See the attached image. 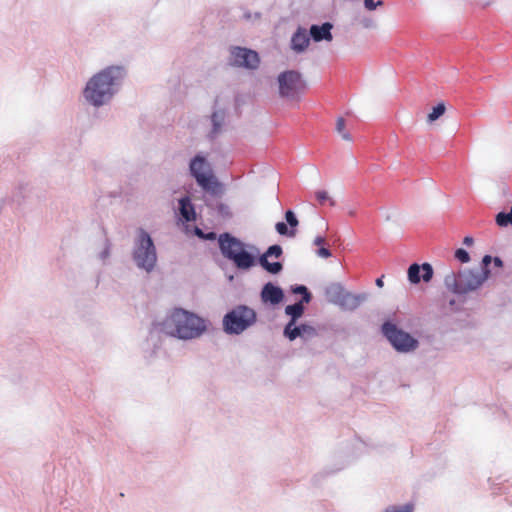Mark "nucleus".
Masks as SVG:
<instances>
[{
	"label": "nucleus",
	"instance_id": "obj_31",
	"mask_svg": "<svg viewBox=\"0 0 512 512\" xmlns=\"http://www.w3.org/2000/svg\"><path fill=\"white\" fill-rule=\"evenodd\" d=\"M317 255L319 257H322V258H329L331 256V252L329 249L325 248V247H320L318 250H317Z\"/></svg>",
	"mask_w": 512,
	"mask_h": 512
},
{
	"label": "nucleus",
	"instance_id": "obj_7",
	"mask_svg": "<svg viewBox=\"0 0 512 512\" xmlns=\"http://www.w3.org/2000/svg\"><path fill=\"white\" fill-rule=\"evenodd\" d=\"M205 169L206 162L204 158L197 156L191 161L190 171L198 185L211 195H221L223 193L221 183L211 173H206Z\"/></svg>",
	"mask_w": 512,
	"mask_h": 512
},
{
	"label": "nucleus",
	"instance_id": "obj_14",
	"mask_svg": "<svg viewBox=\"0 0 512 512\" xmlns=\"http://www.w3.org/2000/svg\"><path fill=\"white\" fill-rule=\"evenodd\" d=\"M283 298L284 293L282 289L278 286L273 285L272 283H267L262 288L261 299L264 303L277 305L280 302H282Z\"/></svg>",
	"mask_w": 512,
	"mask_h": 512
},
{
	"label": "nucleus",
	"instance_id": "obj_16",
	"mask_svg": "<svg viewBox=\"0 0 512 512\" xmlns=\"http://www.w3.org/2000/svg\"><path fill=\"white\" fill-rule=\"evenodd\" d=\"M332 28L333 26L329 22L323 23L321 26L312 25L310 28V36L315 42H320L323 40L332 41Z\"/></svg>",
	"mask_w": 512,
	"mask_h": 512
},
{
	"label": "nucleus",
	"instance_id": "obj_12",
	"mask_svg": "<svg viewBox=\"0 0 512 512\" xmlns=\"http://www.w3.org/2000/svg\"><path fill=\"white\" fill-rule=\"evenodd\" d=\"M432 277L433 268L428 263H424L422 265L414 263L408 268V279L413 284H417L421 280L424 282H429Z\"/></svg>",
	"mask_w": 512,
	"mask_h": 512
},
{
	"label": "nucleus",
	"instance_id": "obj_28",
	"mask_svg": "<svg viewBox=\"0 0 512 512\" xmlns=\"http://www.w3.org/2000/svg\"><path fill=\"white\" fill-rule=\"evenodd\" d=\"M455 258L462 263H467L470 260L468 252L462 248H459L455 251Z\"/></svg>",
	"mask_w": 512,
	"mask_h": 512
},
{
	"label": "nucleus",
	"instance_id": "obj_29",
	"mask_svg": "<svg viewBox=\"0 0 512 512\" xmlns=\"http://www.w3.org/2000/svg\"><path fill=\"white\" fill-rule=\"evenodd\" d=\"M285 219H286L287 223L291 226L292 229L298 225V220H297L295 214L293 213V211H291V210L286 211Z\"/></svg>",
	"mask_w": 512,
	"mask_h": 512
},
{
	"label": "nucleus",
	"instance_id": "obj_6",
	"mask_svg": "<svg viewBox=\"0 0 512 512\" xmlns=\"http://www.w3.org/2000/svg\"><path fill=\"white\" fill-rule=\"evenodd\" d=\"M134 259L137 265L146 271H151L157 260L155 246L149 234L143 229L139 230Z\"/></svg>",
	"mask_w": 512,
	"mask_h": 512
},
{
	"label": "nucleus",
	"instance_id": "obj_30",
	"mask_svg": "<svg viewBox=\"0 0 512 512\" xmlns=\"http://www.w3.org/2000/svg\"><path fill=\"white\" fill-rule=\"evenodd\" d=\"M382 5H383V1H381V0H379L377 2H375L374 0H364V7L369 11H372Z\"/></svg>",
	"mask_w": 512,
	"mask_h": 512
},
{
	"label": "nucleus",
	"instance_id": "obj_4",
	"mask_svg": "<svg viewBox=\"0 0 512 512\" xmlns=\"http://www.w3.org/2000/svg\"><path fill=\"white\" fill-rule=\"evenodd\" d=\"M489 271L451 272L445 276V285L454 293L465 294L479 288L488 278Z\"/></svg>",
	"mask_w": 512,
	"mask_h": 512
},
{
	"label": "nucleus",
	"instance_id": "obj_18",
	"mask_svg": "<svg viewBox=\"0 0 512 512\" xmlns=\"http://www.w3.org/2000/svg\"><path fill=\"white\" fill-rule=\"evenodd\" d=\"M179 210L185 221L191 222L196 219V213L189 197H183L179 200Z\"/></svg>",
	"mask_w": 512,
	"mask_h": 512
},
{
	"label": "nucleus",
	"instance_id": "obj_2",
	"mask_svg": "<svg viewBox=\"0 0 512 512\" xmlns=\"http://www.w3.org/2000/svg\"><path fill=\"white\" fill-rule=\"evenodd\" d=\"M165 325L171 329L172 335L180 339L199 337L206 329L202 318L183 309H175L166 319Z\"/></svg>",
	"mask_w": 512,
	"mask_h": 512
},
{
	"label": "nucleus",
	"instance_id": "obj_17",
	"mask_svg": "<svg viewBox=\"0 0 512 512\" xmlns=\"http://www.w3.org/2000/svg\"><path fill=\"white\" fill-rule=\"evenodd\" d=\"M310 43V38L305 29L299 28L291 39L292 49L296 52L304 51Z\"/></svg>",
	"mask_w": 512,
	"mask_h": 512
},
{
	"label": "nucleus",
	"instance_id": "obj_11",
	"mask_svg": "<svg viewBox=\"0 0 512 512\" xmlns=\"http://www.w3.org/2000/svg\"><path fill=\"white\" fill-rule=\"evenodd\" d=\"M282 255V248L279 245L270 246L259 258V264L270 274H278L282 271L283 265L280 262H269V257L279 258Z\"/></svg>",
	"mask_w": 512,
	"mask_h": 512
},
{
	"label": "nucleus",
	"instance_id": "obj_8",
	"mask_svg": "<svg viewBox=\"0 0 512 512\" xmlns=\"http://www.w3.org/2000/svg\"><path fill=\"white\" fill-rule=\"evenodd\" d=\"M279 94L281 97L298 100L306 90V83L299 72L289 70L278 76Z\"/></svg>",
	"mask_w": 512,
	"mask_h": 512
},
{
	"label": "nucleus",
	"instance_id": "obj_3",
	"mask_svg": "<svg viewBox=\"0 0 512 512\" xmlns=\"http://www.w3.org/2000/svg\"><path fill=\"white\" fill-rule=\"evenodd\" d=\"M222 255L232 260L239 269H249L255 263L254 256L245 250V245L229 233H223L218 239Z\"/></svg>",
	"mask_w": 512,
	"mask_h": 512
},
{
	"label": "nucleus",
	"instance_id": "obj_34",
	"mask_svg": "<svg viewBox=\"0 0 512 512\" xmlns=\"http://www.w3.org/2000/svg\"><path fill=\"white\" fill-rule=\"evenodd\" d=\"M463 243L467 246H470L473 244V238L470 236H466L463 240Z\"/></svg>",
	"mask_w": 512,
	"mask_h": 512
},
{
	"label": "nucleus",
	"instance_id": "obj_24",
	"mask_svg": "<svg viewBox=\"0 0 512 512\" xmlns=\"http://www.w3.org/2000/svg\"><path fill=\"white\" fill-rule=\"evenodd\" d=\"M292 292L295 294H302L303 297L301 301L304 303H309L311 300V294L309 293L308 289L303 285L294 287L292 289Z\"/></svg>",
	"mask_w": 512,
	"mask_h": 512
},
{
	"label": "nucleus",
	"instance_id": "obj_26",
	"mask_svg": "<svg viewBox=\"0 0 512 512\" xmlns=\"http://www.w3.org/2000/svg\"><path fill=\"white\" fill-rule=\"evenodd\" d=\"M414 506L412 504H405L403 506H391L386 512H413Z\"/></svg>",
	"mask_w": 512,
	"mask_h": 512
},
{
	"label": "nucleus",
	"instance_id": "obj_32",
	"mask_svg": "<svg viewBox=\"0 0 512 512\" xmlns=\"http://www.w3.org/2000/svg\"><path fill=\"white\" fill-rule=\"evenodd\" d=\"M491 261H492V257L490 255H485L482 259V263H483L484 267L480 271H485V270L489 271L487 269V266L491 263Z\"/></svg>",
	"mask_w": 512,
	"mask_h": 512
},
{
	"label": "nucleus",
	"instance_id": "obj_20",
	"mask_svg": "<svg viewBox=\"0 0 512 512\" xmlns=\"http://www.w3.org/2000/svg\"><path fill=\"white\" fill-rule=\"evenodd\" d=\"M336 131L345 141H352L350 133L346 130V122L343 117H339L336 120Z\"/></svg>",
	"mask_w": 512,
	"mask_h": 512
},
{
	"label": "nucleus",
	"instance_id": "obj_1",
	"mask_svg": "<svg viewBox=\"0 0 512 512\" xmlns=\"http://www.w3.org/2000/svg\"><path fill=\"white\" fill-rule=\"evenodd\" d=\"M122 76L119 67H108L94 75L84 89V97L94 106L106 103L114 94V86Z\"/></svg>",
	"mask_w": 512,
	"mask_h": 512
},
{
	"label": "nucleus",
	"instance_id": "obj_37",
	"mask_svg": "<svg viewBox=\"0 0 512 512\" xmlns=\"http://www.w3.org/2000/svg\"><path fill=\"white\" fill-rule=\"evenodd\" d=\"M207 239H214L215 238V233L211 232L209 233L207 236H206Z\"/></svg>",
	"mask_w": 512,
	"mask_h": 512
},
{
	"label": "nucleus",
	"instance_id": "obj_36",
	"mask_svg": "<svg viewBox=\"0 0 512 512\" xmlns=\"http://www.w3.org/2000/svg\"><path fill=\"white\" fill-rule=\"evenodd\" d=\"M376 285H377L378 287H380V288H382V287H383V285H384V281H383L382 277H380V278L376 279Z\"/></svg>",
	"mask_w": 512,
	"mask_h": 512
},
{
	"label": "nucleus",
	"instance_id": "obj_21",
	"mask_svg": "<svg viewBox=\"0 0 512 512\" xmlns=\"http://www.w3.org/2000/svg\"><path fill=\"white\" fill-rule=\"evenodd\" d=\"M496 224L500 227H507L508 225L512 226V206L509 213L500 212L496 215L495 218Z\"/></svg>",
	"mask_w": 512,
	"mask_h": 512
},
{
	"label": "nucleus",
	"instance_id": "obj_27",
	"mask_svg": "<svg viewBox=\"0 0 512 512\" xmlns=\"http://www.w3.org/2000/svg\"><path fill=\"white\" fill-rule=\"evenodd\" d=\"M212 122H213V125H214V131H218V129L221 127V123L223 121V118H224V114L221 112H214L212 114Z\"/></svg>",
	"mask_w": 512,
	"mask_h": 512
},
{
	"label": "nucleus",
	"instance_id": "obj_35",
	"mask_svg": "<svg viewBox=\"0 0 512 512\" xmlns=\"http://www.w3.org/2000/svg\"><path fill=\"white\" fill-rule=\"evenodd\" d=\"M493 261H494V264H495L496 266H498V267H501V266H502V260H501L500 258L495 257V258L493 259Z\"/></svg>",
	"mask_w": 512,
	"mask_h": 512
},
{
	"label": "nucleus",
	"instance_id": "obj_23",
	"mask_svg": "<svg viewBox=\"0 0 512 512\" xmlns=\"http://www.w3.org/2000/svg\"><path fill=\"white\" fill-rule=\"evenodd\" d=\"M315 197L319 204L323 205L325 202H329L330 206L335 205V201L329 196L328 192L325 190H319L315 192Z\"/></svg>",
	"mask_w": 512,
	"mask_h": 512
},
{
	"label": "nucleus",
	"instance_id": "obj_9",
	"mask_svg": "<svg viewBox=\"0 0 512 512\" xmlns=\"http://www.w3.org/2000/svg\"><path fill=\"white\" fill-rule=\"evenodd\" d=\"M382 331L397 351L409 352L416 349L418 346V341L415 338L409 333L398 329L396 325L390 322L383 324Z\"/></svg>",
	"mask_w": 512,
	"mask_h": 512
},
{
	"label": "nucleus",
	"instance_id": "obj_10",
	"mask_svg": "<svg viewBox=\"0 0 512 512\" xmlns=\"http://www.w3.org/2000/svg\"><path fill=\"white\" fill-rule=\"evenodd\" d=\"M232 62L234 65L239 67H245L249 69H255L259 65L258 54L250 49L235 47L232 52Z\"/></svg>",
	"mask_w": 512,
	"mask_h": 512
},
{
	"label": "nucleus",
	"instance_id": "obj_33",
	"mask_svg": "<svg viewBox=\"0 0 512 512\" xmlns=\"http://www.w3.org/2000/svg\"><path fill=\"white\" fill-rule=\"evenodd\" d=\"M314 244H315L316 246H320V247H322V245H324V244H325V238H324V237H321V236L316 237V238H315V240H314Z\"/></svg>",
	"mask_w": 512,
	"mask_h": 512
},
{
	"label": "nucleus",
	"instance_id": "obj_25",
	"mask_svg": "<svg viewBox=\"0 0 512 512\" xmlns=\"http://www.w3.org/2000/svg\"><path fill=\"white\" fill-rule=\"evenodd\" d=\"M275 228H276V231L280 234V235H288L290 237H294L295 236V230L294 229H291L290 231L288 230L287 228V225L284 223V222H278L276 225H275Z\"/></svg>",
	"mask_w": 512,
	"mask_h": 512
},
{
	"label": "nucleus",
	"instance_id": "obj_13",
	"mask_svg": "<svg viewBox=\"0 0 512 512\" xmlns=\"http://www.w3.org/2000/svg\"><path fill=\"white\" fill-rule=\"evenodd\" d=\"M284 335L291 341L295 340L297 337L309 339L315 337L317 335V331L314 327L307 324L295 326L293 323H288L285 326Z\"/></svg>",
	"mask_w": 512,
	"mask_h": 512
},
{
	"label": "nucleus",
	"instance_id": "obj_5",
	"mask_svg": "<svg viewBox=\"0 0 512 512\" xmlns=\"http://www.w3.org/2000/svg\"><path fill=\"white\" fill-rule=\"evenodd\" d=\"M256 322V313L247 306H237L223 318V328L228 334H240Z\"/></svg>",
	"mask_w": 512,
	"mask_h": 512
},
{
	"label": "nucleus",
	"instance_id": "obj_19",
	"mask_svg": "<svg viewBox=\"0 0 512 512\" xmlns=\"http://www.w3.org/2000/svg\"><path fill=\"white\" fill-rule=\"evenodd\" d=\"M302 301L295 303L293 305H288L285 308V313L289 316H291V320L289 323H293L295 325L296 320L300 318L304 313V306Z\"/></svg>",
	"mask_w": 512,
	"mask_h": 512
},
{
	"label": "nucleus",
	"instance_id": "obj_15",
	"mask_svg": "<svg viewBox=\"0 0 512 512\" xmlns=\"http://www.w3.org/2000/svg\"><path fill=\"white\" fill-rule=\"evenodd\" d=\"M338 290L339 292L335 302L345 309H356L364 299L363 296L354 295L352 293L346 292L341 287H338Z\"/></svg>",
	"mask_w": 512,
	"mask_h": 512
},
{
	"label": "nucleus",
	"instance_id": "obj_22",
	"mask_svg": "<svg viewBox=\"0 0 512 512\" xmlns=\"http://www.w3.org/2000/svg\"><path fill=\"white\" fill-rule=\"evenodd\" d=\"M446 111V107L444 103H439L437 106L433 107L432 111L427 116V122L432 123L444 115Z\"/></svg>",
	"mask_w": 512,
	"mask_h": 512
}]
</instances>
